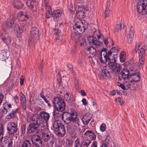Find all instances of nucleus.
Returning a JSON list of instances; mask_svg holds the SVG:
<instances>
[{
	"mask_svg": "<svg viewBox=\"0 0 147 147\" xmlns=\"http://www.w3.org/2000/svg\"><path fill=\"white\" fill-rule=\"evenodd\" d=\"M88 27L87 22L81 20L77 21L73 26V28L75 30H77V33L73 32L71 33V38L72 39L76 42H78L81 37L80 34L83 33Z\"/></svg>",
	"mask_w": 147,
	"mask_h": 147,
	"instance_id": "obj_1",
	"label": "nucleus"
},
{
	"mask_svg": "<svg viewBox=\"0 0 147 147\" xmlns=\"http://www.w3.org/2000/svg\"><path fill=\"white\" fill-rule=\"evenodd\" d=\"M94 37H90V39L91 41H89L90 43L91 42L93 45L99 46L102 44V42H104V44L107 45L109 41H108V39L105 38H104V36L101 34L99 32H95L93 36Z\"/></svg>",
	"mask_w": 147,
	"mask_h": 147,
	"instance_id": "obj_2",
	"label": "nucleus"
},
{
	"mask_svg": "<svg viewBox=\"0 0 147 147\" xmlns=\"http://www.w3.org/2000/svg\"><path fill=\"white\" fill-rule=\"evenodd\" d=\"M62 120L66 124L69 123L71 121L73 122L75 121L77 122L78 125H79L77 119V114H75L74 113H71L66 112H64L61 115Z\"/></svg>",
	"mask_w": 147,
	"mask_h": 147,
	"instance_id": "obj_3",
	"label": "nucleus"
},
{
	"mask_svg": "<svg viewBox=\"0 0 147 147\" xmlns=\"http://www.w3.org/2000/svg\"><path fill=\"white\" fill-rule=\"evenodd\" d=\"M53 105L55 110L58 111H63L65 108V104L64 100L61 97H56L53 101Z\"/></svg>",
	"mask_w": 147,
	"mask_h": 147,
	"instance_id": "obj_4",
	"label": "nucleus"
},
{
	"mask_svg": "<svg viewBox=\"0 0 147 147\" xmlns=\"http://www.w3.org/2000/svg\"><path fill=\"white\" fill-rule=\"evenodd\" d=\"M39 30L36 27H32L30 30L31 38L29 39V44L30 45L34 46L36 42V39L39 38Z\"/></svg>",
	"mask_w": 147,
	"mask_h": 147,
	"instance_id": "obj_5",
	"label": "nucleus"
},
{
	"mask_svg": "<svg viewBox=\"0 0 147 147\" xmlns=\"http://www.w3.org/2000/svg\"><path fill=\"white\" fill-rule=\"evenodd\" d=\"M32 121L33 123L40 126L41 128L47 129L48 124L47 122L42 119L40 115L35 114L33 115L32 117Z\"/></svg>",
	"mask_w": 147,
	"mask_h": 147,
	"instance_id": "obj_6",
	"label": "nucleus"
},
{
	"mask_svg": "<svg viewBox=\"0 0 147 147\" xmlns=\"http://www.w3.org/2000/svg\"><path fill=\"white\" fill-rule=\"evenodd\" d=\"M45 129L41 128L40 129L42 139L45 142L49 141L50 144H51L52 146H53L55 143V138H54L53 135L50 133H46L44 130V129Z\"/></svg>",
	"mask_w": 147,
	"mask_h": 147,
	"instance_id": "obj_7",
	"label": "nucleus"
},
{
	"mask_svg": "<svg viewBox=\"0 0 147 147\" xmlns=\"http://www.w3.org/2000/svg\"><path fill=\"white\" fill-rule=\"evenodd\" d=\"M115 62L109 61L108 64L105 66L106 67L109 68L111 70V73H117L118 74L122 69V67L120 64L115 63Z\"/></svg>",
	"mask_w": 147,
	"mask_h": 147,
	"instance_id": "obj_8",
	"label": "nucleus"
},
{
	"mask_svg": "<svg viewBox=\"0 0 147 147\" xmlns=\"http://www.w3.org/2000/svg\"><path fill=\"white\" fill-rule=\"evenodd\" d=\"M36 134L33 135L31 138L32 144L36 146H42V141L40 129L36 132Z\"/></svg>",
	"mask_w": 147,
	"mask_h": 147,
	"instance_id": "obj_9",
	"label": "nucleus"
},
{
	"mask_svg": "<svg viewBox=\"0 0 147 147\" xmlns=\"http://www.w3.org/2000/svg\"><path fill=\"white\" fill-rule=\"evenodd\" d=\"M107 51L106 48H103L101 50L100 53V60L102 63H105L107 62V59L110 61H111V58Z\"/></svg>",
	"mask_w": 147,
	"mask_h": 147,
	"instance_id": "obj_10",
	"label": "nucleus"
},
{
	"mask_svg": "<svg viewBox=\"0 0 147 147\" xmlns=\"http://www.w3.org/2000/svg\"><path fill=\"white\" fill-rule=\"evenodd\" d=\"M137 8L138 12L141 14L143 11H147V0H143L138 2Z\"/></svg>",
	"mask_w": 147,
	"mask_h": 147,
	"instance_id": "obj_11",
	"label": "nucleus"
},
{
	"mask_svg": "<svg viewBox=\"0 0 147 147\" xmlns=\"http://www.w3.org/2000/svg\"><path fill=\"white\" fill-rule=\"evenodd\" d=\"M7 129L9 134H14L17 131V125L15 123H9L7 125Z\"/></svg>",
	"mask_w": 147,
	"mask_h": 147,
	"instance_id": "obj_12",
	"label": "nucleus"
},
{
	"mask_svg": "<svg viewBox=\"0 0 147 147\" xmlns=\"http://www.w3.org/2000/svg\"><path fill=\"white\" fill-rule=\"evenodd\" d=\"M15 19L13 18H12L8 19L5 22V24L8 28H11L15 30V29L18 28V24L15 23Z\"/></svg>",
	"mask_w": 147,
	"mask_h": 147,
	"instance_id": "obj_13",
	"label": "nucleus"
},
{
	"mask_svg": "<svg viewBox=\"0 0 147 147\" xmlns=\"http://www.w3.org/2000/svg\"><path fill=\"white\" fill-rule=\"evenodd\" d=\"M119 51L115 47L111 49L109 51H108L109 54L111 58V61H115L116 59L117 58V52Z\"/></svg>",
	"mask_w": 147,
	"mask_h": 147,
	"instance_id": "obj_14",
	"label": "nucleus"
},
{
	"mask_svg": "<svg viewBox=\"0 0 147 147\" xmlns=\"http://www.w3.org/2000/svg\"><path fill=\"white\" fill-rule=\"evenodd\" d=\"M130 82H137L139 81L141 79L140 74L138 72H133L129 75V80Z\"/></svg>",
	"mask_w": 147,
	"mask_h": 147,
	"instance_id": "obj_15",
	"label": "nucleus"
},
{
	"mask_svg": "<svg viewBox=\"0 0 147 147\" xmlns=\"http://www.w3.org/2000/svg\"><path fill=\"white\" fill-rule=\"evenodd\" d=\"M1 33V37L3 40L7 44L10 43L11 40L8 34L4 30L2 31Z\"/></svg>",
	"mask_w": 147,
	"mask_h": 147,
	"instance_id": "obj_16",
	"label": "nucleus"
},
{
	"mask_svg": "<svg viewBox=\"0 0 147 147\" xmlns=\"http://www.w3.org/2000/svg\"><path fill=\"white\" fill-rule=\"evenodd\" d=\"M110 76V72L106 68L102 70L99 74V77L101 80H107Z\"/></svg>",
	"mask_w": 147,
	"mask_h": 147,
	"instance_id": "obj_17",
	"label": "nucleus"
},
{
	"mask_svg": "<svg viewBox=\"0 0 147 147\" xmlns=\"http://www.w3.org/2000/svg\"><path fill=\"white\" fill-rule=\"evenodd\" d=\"M1 147H12V141L10 138H4V140H1Z\"/></svg>",
	"mask_w": 147,
	"mask_h": 147,
	"instance_id": "obj_18",
	"label": "nucleus"
},
{
	"mask_svg": "<svg viewBox=\"0 0 147 147\" xmlns=\"http://www.w3.org/2000/svg\"><path fill=\"white\" fill-rule=\"evenodd\" d=\"M18 28L17 27V28L15 29V31L18 34H17V37H20L21 36L22 33L26 30L27 26L26 24H23L20 26L18 25Z\"/></svg>",
	"mask_w": 147,
	"mask_h": 147,
	"instance_id": "obj_19",
	"label": "nucleus"
},
{
	"mask_svg": "<svg viewBox=\"0 0 147 147\" xmlns=\"http://www.w3.org/2000/svg\"><path fill=\"white\" fill-rule=\"evenodd\" d=\"M36 2L33 0H27L26 1V5L30 10L33 11H36Z\"/></svg>",
	"mask_w": 147,
	"mask_h": 147,
	"instance_id": "obj_20",
	"label": "nucleus"
},
{
	"mask_svg": "<svg viewBox=\"0 0 147 147\" xmlns=\"http://www.w3.org/2000/svg\"><path fill=\"white\" fill-rule=\"evenodd\" d=\"M12 4L13 7L17 9H22L24 6V4L21 0H14Z\"/></svg>",
	"mask_w": 147,
	"mask_h": 147,
	"instance_id": "obj_21",
	"label": "nucleus"
},
{
	"mask_svg": "<svg viewBox=\"0 0 147 147\" xmlns=\"http://www.w3.org/2000/svg\"><path fill=\"white\" fill-rule=\"evenodd\" d=\"M39 126L35 124L32 123H30L27 127V132L32 133L38 131Z\"/></svg>",
	"mask_w": 147,
	"mask_h": 147,
	"instance_id": "obj_22",
	"label": "nucleus"
},
{
	"mask_svg": "<svg viewBox=\"0 0 147 147\" xmlns=\"http://www.w3.org/2000/svg\"><path fill=\"white\" fill-rule=\"evenodd\" d=\"M84 135L89 137L91 140H94L96 138V135L94 131L92 130H88L84 134Z\"/></svg>",
	"mask_w": 147,
	"mask_h": 147,
	"instance_id": "obj_23",
	"label": "nucleus"
},
{
	"mask_svg": "<svg viewBox=\"0 0 147 147\" xmlns=\"http://www.w3.org/2000/svg\"><path fill=\"white\" fill-rule=\"evenodd\" d=\"M120 74L121 77L124 80L127 79L129 80L130 73L129 71L127 69H123L121 71Z\"/></svg>",
	"mask_w": 147,
	"mask_h": 147,
	"instance_id": "obj_24",
	"label": "nucleus"
},
{
	"mask_svg": "<svg viewBox=\"0 0 147 147\" xmlns=\"http://www.w3.org/2000/svg\"><path fill=\"white\" fill-rule=\"evenodd\" d=\"M139 62L141 65H143L144 63L145 56V50L143 48H141L140 50V52H139Z\"/></svg>",
	"mask_w": 147,
	"mask_h": 147,
	"instance_id": "obj_25",
	"label": "nucleus"
},
{
	"mask_svg": "<svg viewBox=\"0 0 147 147\" xmlns=\"http://www.w3.org/2000/svg\"><path fill=\"white\" fill-rule=\"evenodd\" d=\"M64 99L69 103H71L75 100L73 95L67 92L64 95Z\"/></svg>",
	"mask_w": 147,
	"mask_h": 147,
	"instance_id": "obj_26",
	"label": "nucleus"
},
{
	"mask_svg": "<svg viewBox=\"0 0 147 147\" xmlns=\"http://www.w3.org/2000/svg\"><path fill=\"white\" fill-rule=\"evenodd\" d=\"M91 142V140L89 139H86L82 140L80 143L79 146L80 147H88Z\"/></svg>",
	"mask_w": 147,
	"mask_h": 147,
	"instance_id": "obj_27",
	"label": "nucleus"
},
{
	"mask_svg": "<svg viewBox=\"0 0 147 147\" xmlns=\"http://www.w3.org/2000/svg\"><path fill=\"white\" fill-rule=\"evenodd\" d=\"M18 16L19 20L22 21H26L28 19V17L26 13L25 12L22 11L19 12Z\"/></svg>",
	"mask_w": 147,
	"mask_h": 147,
	"instance_id": "obj_28",
	"label": "nucleus"
},
{
	"mask_svg": "<svg viewBox=\"0 0 147 147\" xmlns=\"http://www.w3.org/2000/svg\"><path fill=\"white\" fill-rule=\"evenodd\" d=\"M42 119H43L45 121V122H47L48 124V121L49 119L50 115L49 113L45 112H41L39 113Z\"/></svg>",
	"mask_w": 147,
	"mask_h": 147,
	"instance_id": "obj_29",
	"label": "nucleus"
},
{
	"mask_svg": "<svg viewBox=\"0 0 147 147\" xmlns=\"http://www.w3.org/2000/svg\"><path fill=\"white\" fill-rule=\"evenodd\" d=\"M18 110V109H17L9 113L6 116V118L8 119H10L12 118H15Z\"/></svg>",
	"mask_w": 147,
	"mask_h": 147,
	"instance_id": "obj_30",
	"label": "nucleus"
},
{
	"mask_svg": "<svg viewBox=\"0 0 147 147\" xmlns=\"http://www.w3.org/2000/svg\"><path fill=\"white\" fill-rule=\"evenodd\" d=\"M91 118V115L87 114L84 116L82 118V121L84 124L86 125L88 124Z\"/></svg>",
	"mask_w": 147,
	"mask_h": 147,
	"instance_id": "obj_31",
	"label": "nucleus"
},
{
	"mask_svg": "<svg viewBox=\"0 0 147 147\" xmlns=\"http://www.w3.org/2000/svg\"><path fill=\"white\" fill-rule=\"evenodd\" d=\"M56 131L57 132V133L58 134L61 136H63L64 135L65 131V130L64 125L63 124L61 125V127L57 130H56Z\"/></svg>",
	"mask_w": 147,
	"mask_h": 147,
	"instance_id": "obj_32",
	"label": "nucleus"
},
{
	"mask_svg": "<svg viewBox=\"0 0 147 147\" xmlns=\"http://www.w3.org/2000/svg\"><path fill=\"white\" fill-rule=\"evenodd\" d=\"M133 31V30L130 28L128 33L126 36L127 42L129 43H131L132 40V38L134 36Z\"/></svg>",
	"mask_w": 147,
	"mask_h": 147,
	"instance_id": "obj_33",
	"label": "nucleus"
},
{
	"mask_svg": "<svg viewBox=\"0 0 147 147\" xmlns=\"http://www.w3.org/2000/svg\"><path fill=\"white\" fill-rule=\"evenodd\" d=\"M61 122V120H56L54 121L53 124V126L56 131V130H57L61 127V125H63Z\"/></svg>",
	"mask_w": 147,
	"mask_h": 147,
	"instance_id": "obj_34",
	"label": "nucleus"
},
{
	"mask_svg": "<svg viewBox=\"0 0 147 147\" xmlns=\"http://www.w3.org/2000/svg\"><path fill=\"white\" fill-rule=\"evenodd\" d=\"M62 13V11L60 10H55L53 13L52 15L54 18H57L60 17Z\"/></svg>",
	"mask_w": 147,
	"mask_h": 147,
	"instance_id": "obj_35",
	"label": "nucleus"
},
{
	"mask_svg": "<svg viewBox=\"0 0 147 147\" xmlns=\"http://www.w3.org/2000/svg\"><path fill=\"white\" fill-rule=\"evenodd\" d=\"M110 4L111 3L110 1L107 2V5L105 9V18H106L107 17L110 13V10L109 9V7H110Z\"/></svg>",
	"mask_w": 147,
	"mask_h": 147,
	"instance_id": "obj_36",
	"label": "nucleus"
},
{
	"mask_svg": "<svg viewBox=\"0 0 147 147\" xmlns=\"http://www.w3.org/2000/svg\"><path fill=\"white\" fill-rule=\"evenodd\" d=\"M21 147H32L30 141L28 140H26L21 144Z\"/></svg>",
	"mask_w": 147,
	"mask_h": 147,
	"instance_id": "obj_37",
	"label": "nucleus"
},
{
	"mask_svg": "<svg viewBox=\"0 0 147 147\" xmlns=\"http://www.w3.org/2000/svg\"><path fill=\"white\" fill-rule=\"evenodd\" d=\"M87 51H90V53H92V55H93L95 56L96 54V49H94L93 47L92 46L88 47Z\"/></svg>",
	"mask_w": 147,
	"mask_h": 147,
	"instance_id": "obj_38",
	"label": "nucleus"
},
{
	"mask_svg": "<svg viewBox=\"0 0 147 147\" xmlns=\"http://www.w3.org/2000/svg\"><path fill=\"white\" fill-rule=\"evenodd\" d=\"M76 13L77 15L79 16V18H83L86 16L85 13L82 11H77Z\"/></svg>",
	"mask_w": 147,
	"mask_h": 147,
	"instance_id": "obj_39",
	"label": "nucleus"
},
{
	"mask_svg": "<svg viewBox=\"0 0 147 147\" xmlns=\"http://www.w3.org/2000/svg\"><path fill=\"white\" fill-rule=\"evenodd\" d=\"M129 80V82H125L123 83V84H124V85L125 86V88L126 89V90H127L129 88H130V86L131 85V83L130 82V80Z\"/></svg>",
	"mask_w": 147,
	"mask_h": 147,
	"instance_id": "obj_40",
	"label": "nucleus"
},
{
	"mask_svg": "<svg viewBox=\"0 0 147 147\" xmlns=\"http://www.w3.org/2000/svg\"><path fill=\"white\" fill-rule=\"evenodd\" d=\"M125 54L124 53L121 54V55L120 56V61L121 62H123L125 61Z\"/></svg>",
	"mask_w": 147,
	"mask_h": 147,
	"instance_id": "obj_41",
	"label": "nucleus"
},
{
	"mask_svg": "<svg viewBox=\"0 0 147 147\" xmlns=\"http://www.w3.org/2000/svg\"><path fill=\"white\" fill-rule=\"evenodd\" d=\"M51 9H50L49 10H48L46 12V17L47 18H50L51 16V14H52L53 13L51 12V11H50Z\"/></svg>",
	"mask_w": 147,
	"mask_h": 147,
	"instance_id": "obj_42",
	"label": "nucleus"
},
{
	"mask_svg": "<svg viewBox=\"0 0 147 147\" xmlns=\"http://www.w3.org/2000/svg\"><path fill=\"white\" fill-rule=\"evenodd\" d=\"M106 125L104 123L102 124L100 127V129L102 131H105L106 130Z\"/></svg>",
	"mask_w": 147,
	"mask_h": 147,
	"instance_id": "obj_43",
	"label": "nucleus"
},
{
	"mask_svg": "<svg viewBox=\"0 0 147 147\" xmlns=\"http://www.w3.org/2000/svg\"><path fill=\"white\" fill-rule=\"evenodd\" d=\"M68 7L69 9L71 12H73L75 10V9L73 8V5L71 3H68Z\"/></svg>",
	"mask_w": 147,
	"mask_h": 147,
	"instance_id": "obj_44",
	"label": "nucleus"
},
{
	"mask_svg": "<svg viewBox=\"0 0 147 147\" xmlns=\"http://www.w3.org/2000/svg\"><path fill=\"white\" fill-rule=\"evenodd\" d=\"M80 145V140L78 138H77L75 141L74 142V147H79Z\"/></svg>",
	"mask_w": 147,
	"mask_h": 147,
	"instance_id": "obj_45",
	"label": "nucleus"
},
{
	"mask_svg": "<svg viewBox=\"0 0 147 147\" xmlns=\"http://www.w3.org/2000/svg\"><path fill=\"white\" fill-rule=\"evenodd\" d=\"M116 84L119 87H121V88H122L123 90H126V89L125 87V86L124 85V84H122L121 83L117 82L116 83Z\"/></svg>",
	"mask_w": 147,
	"mask_h": 147,
	"instance_id": "obj_46",
	"label": "nucleus"
},
{
	"mask_svg": "<svg viewBox=\"0 0 147 147\" xmlns=\"http://www.w3.org/2000/svg\"><path fill=\"white\" fill-rule=\"evenodd\" d=\"M66 144L67 146L70 147L72 145V142L71 140L67 139Z\"/></svg>",
	"mask_w": 147,
	"mask_h": 147,
	"instance_id": "obj_47",
	"label": "nucleus"
},
{
	"mask_svg": "<svg viewBox=\"0 0 147 147\" xmlns=\"http://www.w3.org/2000/svg\"><path fill=\"white\" fill-rule=\"evenodd\" d=\"M121 24L119 23V24H117L115 26V31L116 32H118L121 30Z\"/></svg>",
	"mask_w": 147,
	"mask_h": 147,
	"instance_id": "obj_48",
	"label": "nucleus"
},
{
	"mask_svg": "<svg viewBox=\"0 0 147 147\" xmlns=\"http://www.w3.org/2000/svg\"><path fill=\"white\" fill-rule=\"evenodd\" d=\"M26 125L25 124H24L21 127L22 133V134H25L26 131Z\"/></svg>",
	"mask_w": 147,
	"mask_h": 147,
	"instance_id": "obj_49",
	"label": "nucleus"
},
{
	"mask_svg": "<svg viewBox=\"0 0 147 147\" xmlns=\"http://www.w3.org/2000/svg\"><path fill=\"white\" fill-rule=\"evenodd\" d=\"M3 133V126L2 124L0 123V136Z\"/></svg>",
	"mask_w": 147,
	"mask_h": 147,
	"instance_id": "obj_50",
	"label": "nucleus"
},
{
	"mask_svg": "<svg viewBox=\"0 0 147 147\" xmlns=\"http://www.w3.org/2000/svg\"><path fill=\"white\" fill-rule=\"evenodd\" d=\"M20 100L21 103L25 102L26 100V98L24 94L20 97Z\"/></svg>",
	"mask_w": 147,
	"mask_h": 147,
	"instance_id": "obj_51",
	"label": "nucleus"
},
{
	"mask_svg": "<svg viewBox=\"0 0 147 147\" xmlns=\"http://www.w3.org/2000/svg\"><path fill=\"white\" fill-rule=\"evenodd\" d=\"M91 147H97V142L96 141H94L91 145Z\"/></svg>",
	"mask_w": 147,
	"mask_h": 147,
	"instance_id": "obj_52",
	"label": "nucleus"
},
{
	"mask_svg": "<svg viewBox=\"0 0 147 147\" xmlns=\"http://www.w3.org/2000/svg\"><path fill=\"white\" fill-rule=\"evenodd\" d=\"M43 99L44 100V101H45V102L49 106H51V105L49 103V102L48 101L46 98L45 97V96H44L43 97H42Z\"/></svg>",
	"mask_w": 147,
	"mask_h": 147,
	"instance_id": "obj_53",
	"label": "nucleus"
},
{
	"mask_svg": "<svg viewBox=\"0 0 147 147\" xmlns=\"http://www.w3.org/2000/svg\"><path fill=\"white\" fill-rule=\"evenodd\" d=\"M74 81V84L76 87H77L78 84V80L76 78H75Z\"/></svg>",
	"mask_w": 147,
	"mask_h": 147,
	"instance_id": "obj_54",
	"label": "nucleus"
},
{
	"mask_svg": "<svg viewBox=\"0 0 147 147\" xmlns=\"http://www.w3.org/2000/svg\"><path fill=\"white\" fill-rule=\"evenodd\" d=\"M4 96L2 93L0 94V105L2 102V101L3 100Z\"/></svg>",
	"mask_w": 147,
	"mask_h": 147,
	"instance_id": "obj_55",
	"label": "nucleus"
},
{
	"mask_svg": "<svg viewBox=\"0 0 147 147\" xmlns=\"http://www.w3.org/2000/svg\"><path fill=\"white\" fill-rule=\"evenodd\" d=\"M88 11V9L87 7H85L84 6H83V8H82V11L84 13H86V12H87Z\"/></svg>",
	"mask_w": 147,
	"mask_h": 147,
	"instance_id": "obj_56",
	"label": "nucleus"
},
{
	"mask_svg": "<svg viewBox=\"0 0 147 147\" xmlns=\"http://www.w3.org/2000/svg\"><path fill=\"white\" fill-rule=\"evenodd\" d=\"M20 84L21 85H22L24 83V80L22 76H21L20 78Z\"/></svg>",
	"mask_w": 147,
	"mask_h": 147,
	"instance_id": "obj_57",
	"label": "nucleus"
},
{
	"mask_svg": "<svg viewBox=\"0 0 147 147\" xmlns=\"http://www.w3.org/2000/svg\"><path fill=\"white\" fill-rule=\"evenodd\" d=\"M57 81H58V84L60 86H62V83L61 82V78H59L57 79Z\"/></svg>",
	"mask_w": 147,
	"mask_h": 147,
	"instance_id": "obj_58",
	"label": "nucleus"
},
{
	"mask_svg": "<svg viewBox=\"0 0 147 147\" xmlns=\"http://www.w3.org/2000/svg\"><path fill=\"white\" fill-rule=\"evenodd\" d=\"M82 102L83 104L84 105H87V102L86 99L84 98H83L82 100Z\"/></svg>",
	"mask_w": 147,
	"mask_h": 147,
	"instance_id": "obj_59",
	"label": "nucleus"
},
{
	"mask_svg": "<svg viewBox=\"0 0 147 147\" xmlns=\"http://www.w3.org/2000/svg\"><path fill=\"white\" fill-rule=\"evenodd\" d=\"M3 109L2 110V112L4 114H6L8 112V110L7 109V108H3Z\"/></svg>",
	"mask_w": 147,
	"mask_h": 147,
	"instance_id": "obj_60",
	"label": "nucleus"
},
{
	"mask_svg": "<svg viewBox=\"0 0 147 147\" xmlns=\"http://www.w3.org/2000/svg\"><path fill=\"white\" fill-rule=\"evenodd\" d=\"M23 109L25 110L26 109V105L25 102L22 103Z\"/></svg>",
	"mask_w": 147,
	"mask_h": 147,
	"instance_id": "obj_61",
	"label": "nucleus"
},
{
	"mask_svg": "<svg viewBox=\"0 0 147 147\" xmlns=\"http://www.w3.org/2000/svg\"><path fill=\"white\" fill-rule=\"evenodd\" d=\"M116 100L117 102H118L119 103L120 105H122V103L121 102V99L119 98L118 97L117 98V99H116Z\"/></svg>",
	"mask_w": 147,
	"mask_h": 147,
	"instance_id": "obj_62",
	"label": "nucleus"
},
{
	"mask_svg": "<svg viewBox=\"0 0 147 147\" xmlns=\"http://www.w3.org/2000/svg\"><path fill=\"white\" fill-rule=\"evenodd\" d=\"M81 93L82 95L84 96L86 95V93L84 90H81Z\"/></svg>",
	"mask_w": 147,
	"mask_h": 147,
	"instance_id": "obj_63",
	"label": "nucleus"
},
{
	"mask_svg": "<svg viewBox=\"0 0 147 147\" xmlns=\"http://www.w3.org/2000/svg\"><path fill=\"white\" fill-rule=\"evenodd\" d=\"M105 140H107V139H108V140H109V139L110 138V136L109 135V134H107V135L105 136Z\"/></svg>",
	"mask_w": 147,
	"mask_h": 147,
	"instance_id": "obj_64",
	"label": "nucleus"
}]
</instances>
